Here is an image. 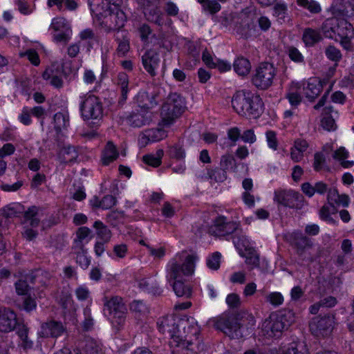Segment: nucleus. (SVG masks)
<instances>
[{
	"mask_svg": "<svg viewBox=\"0 0 354 354\" xmlns=\"http://www.w3.org/2000/svg\"><path fill=\"white\" fill-rule=\"evenodd\" d=\"M200 328L194 317L178 319L177 335L169 341L172 354H197Z\"/></svg>",
	"mask_w": 354,
	"mask_h": 354,
	"instance_id": "nucleus-1",
	"label": "nucleus"
},
{
	"mask_svg": "<svg viewBox=\"0 0 354 354\" xmlns=\"http://www.w3.org/2000/svg\"><path fill=\"white\" fill-rule=\"evenodd\" d=\"M196 259L197 257L193 254H187L183 258L182 263L176 257L172 259L167 265V280L171 283L178 297H189L191 296L190 286L185 283L183 277L191 275L194 272Z\"/></svg>",
	"mask_w": 354,
	"mask_h": 354,
	"instance_id": "nucleus-2",
	"label": "nucleus"
},
{
	"mask_svg": "<svg viewBox=\"0 0 354 354\" xmlns=\"http://www.w3.org/2000/svg\"><path fill=\"white\" fill-rule=\"evenodd\" d=\"M234 111L246 118H257L263 112V103L259 95L249 91H240L232 97Z\"/></svg>",
	"mask_w": 354,
	"mask_h": 354,
	"instance_id": "nucleus-3",
	"label": "nucleus"
},
{
	"mask_svg": "<svg viewBox=\"0 0 354 354\" xmlns=\"http://www.w3.org/2000/svg\"><path fill=\"white\" fill-rule=\"evenodd\" d=\"M248 320L254 322V317L245 312H240L236 314H223L219 317L210 320L213 326L221 330L231 339H239L243 337L241 328L244 322Z\"/></svg>",
	"mask_w": 354,
	"mask_h": 354,
	"instance_id": "nucleus-4",
	"label": "nucleus"
},
{
	"mask_svg": "<svg viewBox=\"0 0 354 354\" xmlns=\"http://www.w3.org/2000/svg\"><path fill=\"white\" fill-rule=\"evenodd\" d=\"M294 322L295 313L292 310L284 309L272 313L262 324L263 335L267 337H279Z\"/></svg>",
	"mask_w": 354,
	"mask_h": 354,
	"instance_id": "nucleus-5",
	"label": "nucleus"
},
{
	"mask_svg": "<svg viewBox=\"0 0 354 354\" xmlns=\"http://www.w3.org/2000/svg\"><path fill=\"white\" fill-rule=\"evenodd\" d=\"M102 301L104 315L114 327L119 329L124 324L127 313L122 298L119 296H104Z\"/></svg>",
	"mask_w": 354,
	"mask_h": 354,
	"instance_id": "nucleus-6",
	"label": "nucleus"
},
{
	"mask_svg": "<svg viewBox=\"0 0 354 354\" xmlns=\"http://www.w3.org/2000/svg\"><path fill=\"white\" fill-rule=\"evenodd\" d=\"M184 108V99L176 93H171L161 109V117L164 124H171L182 114Z\"/></svg>",
	"mask_w": 354,
	"mask_h": 354,
	"instance_id": "nucleus-7",
	"label": "nucleus"
},
{
	"mask_svg": "<svg viewBox=\"0 0 354 354\" xmlns=\"http://www.w3.org/2000/svg\"><path fill=\"white\" fill-rule=\"evenodd\" d=\"M335 325V316L332 314L316 317L309 323L311 333L317 337H324L330 335Z\"/></svg>",
	"mask_w": 354,
	"mask_h": 354,
	"instance_id": "nucleus-8",
	"label": "nucleus"
},
{
	"mask_svg": "<svg viewBox=\"0 0 354 354\" xmlns=\"http://www.w3.org/2000/svg\"><path fill=\"white\" fill-rule=\"evenodd\" d=\"M274 75L273 65L267 62L262 63L257 68L252 82L257 88L266 89L272 85Z\"/></svg>",
	"mask_w": 354,
	"mask_h": 354,
	"instance_id": "nucleus-9",
	"label": "nucleus"
},
{
	"mask_svg": "<svg viewBox=\"0 0 354 354\" xmlns=\"http://www.w3.org/2000/svg\"><path fill=\"white\" fill-rule=\"evenodd\" d=\"M82 115L85 120L100 119L102 117V106L100 100L93 95L85 97L80 106Z\"/></svg>",
	"mask_w": 354,
	"mask_h": 354,
	"instance_id": "nucleus-10",
	"label": "nucleus"
},
{
	"mask_svg": "<svg viewBox=\"0 0 354 354\" xmlns=\"http://www.w3.org/2000/svg\"><path fill=\"white\" fill-rule=\"evenodd\" d=\"M274 199L279 204L290 208L301 209L304 205V196L293 190H277Z\"/></svg>",
	"mask_w": 354,
	"mask_h": 354,
	"instance_id": "nucleus-11",
	"label": "nucleus"
},
{
	"mask_svg": "<svg viewBox=\"0 0 354 354\" xmlns=\"http://www.w3.org/2000/svg\"><path fill=\"white\" fill-rule=\"evenodd\" d=\"M291 237L292 239V245L295 248L297 255L304 260L313 261L314 260L313 257L307 254V252L313 246L312 241L298 231L292 232Z\"/></svg>",
	"mask_w": 354,
	"mask_h": 354,
	"instance_id": "nucleus-12",
	"label": "nucleus"
},
{
	"mask_svg": "<svg viewBox=\"0 0 354 354\" xmlns=\"http://www.w3.org/2000/svg\"><path fill=\"white\" fill-rule=\"evenodd\" d=\"M40 223V216L38 209L35 206H32L24 213V223L26 228L23 233V236L28 241H32L36 238L37 232L28 227H37Z\"/></svg>",
	"mask_w": 354,
	"mask_h": 354,
	"instance_id": "nucleus-13",
	"label": "nucleus"
},
{
	"mask_svg": "<svg viewBox=\"0 0 354 354\" xmlns=\"http://www.w3.org/2000/svg\"><path fill=\"white\" fill-rule=\"evenodd\" d=\"M330 10L333 17L327 19L322 25V30L326 37L333 39L336 35V24H337V17L344 15L345 8L341 5L338 6L337 4H333Z\"/></svg>",
	"mask_w": 354,
	"mask_h": 354,
	"instance_id": "nucleus-14",
	"label": "nucleus"
},
{
	"mask_svg": "<svg viewBox=\"0 0 354 354\" xmlns=\"http://www.w3.org/2000/svg\"><path fill=\"white\" fill-rule=\"evenodd\" d=\"M238 227L239 224L237 223L227 222L224 216H219L215 219L209 232L212 235L223 236L234 232Z\"/></svg>",
	"mask_w": 354,
	"mask_h": 354,
	"instance_id": "nucleus-15",
	"label": "nucleus"
},
{
	"mask_svg": "<svg viewBox=\"0 0 354 354\" xmlns=\"http://www.w3.org/2000/svg\"><path fill=\"white\" fill-rule=\"evenodd\" d=\"M66 330V326L62 322L50 320L44 322L41 326L39 336L41 337H58L62 335Z\"/></svg>",
	"mask_w": 354,
	"mask_h": 354,
	"instance_id": "nucleus-16",
	"label": "nucleus"
},
{
	"mask_svg": "<svg viewBox=\"0 0 354 354\" xmlns=\"http://www.w3.org/2000/svg\"><path fill=\"white\" fill-rule=\"evenodd\" d=\"M178 319V318L174 315L160 318L157 322V327L159 332L169 336L170 340L174 339V335H177Z\"/></svg>",
	"mask_w": 354,
	"mask_h": 354,
	"instance_id": "nucleus-17",
	"label": "nucleus"
},
{
	"mask_svg": "<svg viewBox=\"0 0 354 354\" xmlns=\"http://www.w3.org/2000/svg\"><path fill=\"white\" fill-rule=\"evenodd\" d=\"M17 326V315L9 308L0 310V331L10 332Z\"/></svg>",
	"mask_w": 354,
	"mask_h": 354,
	"instance_id": "nucleus-18",
	"label": "nucleus"
},
{
	"mask_svg": "<svg viewBox=\"0 0 354 354\" xmlns=\"http://www.w3.org/2000/svg\"><path fill=\"white\" fill-rule=\"evenodd\" d=\"M142 62L145 69L152 77L156 75V69L160 62L158 53L153 49H149L142 56Z\"/></svg>",
	"mask_w": 354,
	"mask_h": 354,
	"instance_id": "nucleus-19",
	"label": "nucleus"
},
{
	"mask_svg": "<svg viewBox=\"0 0 354 354\" xmlns=\"http://www.w3.org/2000/svg\"><path fill=\"white\" fill-rule=\"evenodd\" d=\"M104 19L109 30L120 29L124 26L126 15L122 10L118 8H115L109 11Z\"/></svg>",
	"mask_w": 354,
	"mask_h": 354,
	"instance_id": "nucleus-20",
	"label": "nucleus"
},
{
	"mask_svg": "<svg viewBox=\"0 0 354 354\" xmlns=\"http://www.w3.org/2000/svg\"><path fill=\"white\" fill-rule=\"evenodd\" d=\"M128 124L134 127H141L151 121V113L143 109L132 112L127 118Z\"/></svg>",
	"mask_w": 354,
	"mask_h": 354,
	"instance_id": "nucleus-21",
	"label": "nucleus"
},
{
	"mask_svg": "<svg viewBox=\"0 0 354 354\" xmlns=\"http://www.w3.org/2000/svg\"><path fill=\"white\" fill-rule=\"evenodd\" d=\"M158 94L154 92L140 91L137 95V102L140 109L147 111L153 108L158 104L156 97Z\"/></svg>",
	"mask_w": 354,
	"mask_h": 354,
	"instance_id": "nucleus-22",
	"label": "nucleus"
},
{
	"mask_svg": "<svg viewBox=\"0 0 354 354\" xmlns=\"http://www.w3.org/2000/svg\"><path fill=\"white\" fill-rule=\"evenodd\" d=\"M322 40V36L318 30L306 28L302 34V41L306 47L314 46Z\"/></svg>",
	"mask_w": 354,
	"mask_h": 354,
	"instance_id": "nucleus-23",
	"label": "nucleus"
},
{
	"mask_svg": "<svg viewBox=\"0 0 354 354\" xmlns=\"http://www.w3.org/2000/svg\"><path fill=\"white\" fill-rule=\"evenodd\" d=\"M336 35L339 38H353L354 37V28L351 24L346 19L337 18V24H336Z\"/></svg>",
	"mask_w": 354,
	"mask_h": 354,
	"instance_id": "nucleus-24",
	"label": "nucleus"
},
{
	"mask_svg": "<svg viewBox=\"0 0 354 354\" xmlns=\"http://www.w3.org/2000/svg\"><path fill=\"white\" fill-rule=\"evenodd\" d=\"M322 90V85L317 79H310L308 82L306 86L304 88V94L306 97L313 101L316 98Z\"/></svg>",
	"mask_w": 354,
	"mask_h": 354,
	"instance_id": "nucleus-25",
	"label": "nucleus"
},
{
	"mask_svg": "<svg viewBox=\"0 0 354 354\" xmlns=\"http://www.w3.org/2000/svg\"><path fill=\"white\" fill-rule=\"evenodd\" d=\"M116 84L120 88L121 97L119 103L123 104L127 99L129 93V77L125 73H119L116 77Z\"/></svg>",
	"mask_w": 354,
	"mask_h": 354,
	"instance_id": "nucleus-26",
	"label": "nucleus"
},
{
	"mask_svg": "<svg viewBox=\"0 0 354 354\" xmlns=\"http://www.w3.org/2000/svg\"><path fill=\"white\" fill-rule=\"evenodd\" d=\"M118 157V152L115 146L112 142H108L102 153V164L104 165H109L111 162L116 160Z\"/></svg>",
	"mask_w": 354,
	"mask_h": 354,
	"instance_id": "nucleus-27",
	"label": "nucleus"
},
{
	"mask_svg": "<svg viewBox=\"0 0 354 354\" xmlns=\"http://www.w3.org/2000/svg\"><path fill=\"white\" fill-rule=\"evenodd\" d=\"M17 333L21 339V346L24 349H30L33 346V342L28 337V328L24 324H18Z\"/></svg>",
	"mask_w": 354,
	"mask_h": 354,
	"instance_id": "nucleus-28",
	"label": "nucleus"
},
{
	"mask_svg": "<svg viewBox=\"0 0 354 354\" xmlns=\"http://www.w3.org/2000/svg\"><path fill=\"white\" fill-rule=\"evenodd\" d=\"M234 71L241 76L247 75L251 69V65L248 59L244 57L237 58L233 64Z\"/></svg>",
	"mask_w": 354,
	"mask_h": 354,
	"instance_id": "nucleus-29",
	"label": "nucleus"
},
{
	"mask_svg": "<svg viewBox=\"0 0 354 354\" xmlns=\"http://www.w3.org/2000/svg\"><path fill=\"white\" fill-rule=\"evenodd\" d=\"M78 157L77 152L72 146L64 147L59 153V160L62 163H71Z\"/></svg>",
	"mask_w": 354,
	"mask_h": 354,
	"instance_id": "nucleus-30",
	"label": "nucleus"
},
{
	"mask_svg": "<svg viewBox=\"0 0 354 354\" xmlns=\"http://www.w3.org/2000/svg\"><path fill=\"white\" fill-rule=\"evenodd\" d=\"M138 286L143 290L152 292L153 295H160L162 292V290L159 288L157 282L154 280L142 279L139 281Z\"/></svg>",
	"mask_w": 354,
	"mask_h": 354,
	"instance_id": "nucleus-31",
	"label": "nucleus"
},
{
	"mask_svg": "<svg viewBox=\"0 0 354 354\" xmlns=\"http://www.w3.org/2000/svg\"><path fill=\"white\" fill-rule=\"evenodd\" d=\"M282 354H308V349L304 342H292Z\"/></svg>",
	"mask_w": 354,
	"mask_h": 354,
	"instance_id": "nucleus-32",
	"label": "nucleus"
},
{
	"mask_svg": "<svg viewBox=\"0 0 354 354\" xmlns=\"http://www.w3.org/2000/svg\"><path fill=\"white\" fill-rule=\"evenodd\" d=\"M1 212L2 215L6 218L19 216L22 212V207L19 203H12L3 207Z\"/></svg>",
	"mask_w": 354,
	"mask_h": 354,
	"instance_id": "nucleus-33",
	"label": "nucleus"
},
{
	"mask_svg": "<svg viewBox=\"0 0 354 354\" xmlns=\"http://www.w3.org/2000/svg\"><path fill=\"white\" fill-rule=\"evenodd\" d=\"M207 179L214 180L215 182H223L227 179V172L221 167L207 169Z\"/></svg>",
	"mask_w": 354,
	"mask_h": 354,
	"instance_id": "nucleus-34",
	"label": "nucleus"
},
{
	"mask_svg": "<svg viewBox=\"0 0 354 354\" xmlns=\"http://www.w3.org/2000/svg\"><path fill=\"white\" fill-rule=\"evenodd\" d=\"M80 39L81 41H85L87 43V48L89 50L93 48V44L97 41V36L94 31L91 28H86L80 32Z\"/></svg>",
	"mask_w": 354,
	"mask_h": 354,
	"instance_id": "nucleus-35",
	"label": "nucleus"
},
{
	"mask_svg": "<svg viewBox=\"0 0 354 354\" xmlns=\"http://www.w3.org/2000/svg\"><path fill=\"white\" fill-rule=\"evenodd\" d=\"M163 156V151L158 149L156 151V155H145L142 157V160L145 163L153 167H157L161 164V158Z\"/></svg>",
	"mask_w": 354,
	"mask_h": 354,
	"instance_id": "nucleus-36",
	"label": "nucleus"
},
{
	"mask_svg": "<svg viewBox=\"0 0 354 354\" xmlns=\"http://www.w3.org/2000/svg\"><path fill=\"white\" fill-rule=\"evenodd\" d=\"M115 40L118 44L117 48L118 53L121 55H124L130 48L129 39L127 37L126 35L122 34V35H120L118 34L115 36Z\"/></svg>",
	"mask_w": 354,
	"mask_h": 354,
	"instance_id": "nucleus-37",
	"label": "nucleus"
},
{
	"mask_svg": "<svg viewBox=\"0 0 354 354\" xmlns=\"http://www.w3.org/2000/svg\"><path fill=\"white\" fill-rule=\"evenodd\" d=\"M53 120L57 131L66 129L69 124L68 117L60 112L55 114Z\"/></svg>",
	"mask_w": 354,
	"mask_h": 354,
	"instance_id": "nucleus-38",
	"label": "nucleus"
},
{
	"mask_svg": "<svg viewBox=\"0 0 354 354\" xmlns=\"http://www.w3.org/2000/svg\"><path fill=\"white\" fill-rule=\"evenodd\" d=\"M93 226L97 230V235L104 241V242L106 243L110 240L111 237V232L101 221H95Z\"/></svg>",
	"mask_w": 354,
	"mask_h": 354,
	"instance_id": "nucleus-39",
	"label": "nucleus"
},
{
	"mask_svg": "<svg viewBox=\"0 0 354 354\" xmlns=\"http://www.w3.org/2000/svg\"><path fill=\"white\" fill-rule=\"evenodd\" d=\"M205 12L214 15L221 10V5L216 0H198Z\"/></svg>",
	"mask_w": 354,
	"mask_h": 354,
	"instance_id": "nucleus-40",
	"label": "nucleus"
},
{
	"mask_svg": "<svg viewBox=\"0 0 354 354\" xmlns=\"http://www.w3.org/2000/svg\"><path fill=\"white\" fill-rule=\"evenodd\" d=\"M43 78L46 80L49 81V84L53 86L55 88H61L63 86V80L62 79L57 76L53 75L52 70H46L43 75Z\"/></svg>",
	"mask_w": 354,
	"mask_h": 354,
	"instance_id": "nucleus-41",
	"label": "nucleus"
},
{
	"mask_svg": "<svg viewBox=\"0 0 354 354\" xmlns=\"http://www.w3.org/2000/svg\"><path fill=\"white\" fill-rule=\"evenodd\" d=\"M50 28L55 32L71 30L67 21L62 17L54 18L50 24Z\"/></svg>",
	"mask_w": 354,
	"mask_h": 354,
	"instance_id": "nucleus-42",
	"label": "nucleus"
},
{
	"mask_svg": "<svg viewBox=\"0 0 354 354\" xmlns=\"http://www.w3.org/2000/svg\"><path fill=\"white\" fill-rule=\"evenodd\" d=\"M220 167L225 170L226 172L230 169L236 168V160L233 156L230 154L223 155L221 158Z\"/></svg>",
	"mask_w": 354,
	"mask_h": 354,
	"instance_id": "nucleus-43",
	"label": "nucleus"
},
{
	"mask_svg": "<svg viewBox=\"0 0 354 354\" xmlns=\"http://www.w3.org/2000/svg\"><path fill=\"white\" fill-rule=\"evenodd\" d=\"M287 6L283 3H277L274 6V15L277 18V21L282 24L285 21L288 13Z\"/></svg>",
	"mask_w": 354,
	"mask_h": 354,
	"instance_id": "nucleus-44",
	"label": "nucleus"
},
{
	"mask_svg": "<svg viewBox=\"0 0 354 354\" xmlns=\"http://www.w3.org/2000/svg\"><path fill=\"white\" fill-rule=\"evenodd\" d=\"M265 299L266 302H268L274 307L281 306L284 300L283 295L278 292H273L266 295Z\"/></svg>",
	"mask_w": 354,
	"mask_h": 354,
	"instance_id": "nucleus-45",
	"label": "nucleus"
},
{
	"mask_svg": "<svg viewBox=\"0 0 354 354\" xmlns=\"http://www.w3.org/2000/svg\"><path fill=\"white\" fill-rule=\"evenodd\" d=\"M164 136L165 132L161 129H149L145 131L142 138H146L149 141L156 142L162 139Z\"/></svg>",
	"mask_w": 354,
	"mask_h": 354,
	"instance_id": "nucleus-46",
	"label": "nucleus"
},
{
	"mask_svg": "<svg viewBox=\"0 0 354 354\" xmlns=\"http://www.w3.org/2000/svg\"><path fill=\"white\" fill-rule=\"evenodd\" d=\"M286 97L292 106H297L301 102V96L296 90V87L291 86L288 93L286 94Z\"/></svg>",
	"mask_w": 354,
	"mask_h": 354,
	"instance_id": "nucleus-47",
	"label": "nucleus"
},
{
	"mask_svg": "<svg viewBox=\"0 0 354 354\" xmlns=\"http://www.w3.org/2000/svg\"><path fill=\"white\" fill-rule=\"evenodd\" d=\"M348 151L345 149L344 147H341L336 151H335L333 157L335 159H337L342 162V165L344 167H348L351 165V162L349 161H344V160L348 157Z\"/></svg>",
	"mask_w": 354,
	"mask_h": 354,
	"instance_id": "nucleus-48",
	"label": "nucleus"
},
{
	"mask_svg": "<svg viewBox=\"0 0 354 354\" xmlns=\"http://www.w3.org/2000/svg\"><path fill=\"white\" fill-rule=\"evenodd\" d=\"M326 56L331 61L338 62L342 59L340 50L334 46H328L325 50Z\"/></svg>",
	"mask_w": 354,
	"mask_h": 354,
	"instance_id": "nucleus-49",
	"label": "nucleus"
},
{
	"mask_svg": "<svg viewBox=\"0 0 354 354\" xmlns=\"http://www.w3.org/2000/svg\"><path fill=\"white\" fill-rule=\"evenodd\" d=\"M297 2L298 5L308 9L312 13H318L321 11L319 4L314 1L297 0Z\"/></svg>",
	"mask_w": 354,
	"mask_h": 354,
	"instance_id": "nucleus-50",
	"label": "nucleus"
},
{
	"mask_svg": "<svg viewBox=\"0 0 354 354\" xmlns=\"http://www.w3.org/2000/svg\"><path fill=\"white\" fill-rule=\"evenodd\" d=\"M131 310L139 315H145L149 313V309L142 301H133L131 304Z\"/></svg>",
	"mask_w": 354,
	"mask_h": 354,
	"instance_id": "nucleus-51",
	"label": "nucleus"
},
{
	"mask_svg": "<svg viewBox=\"0 0 354 354\" xmlns=\"http://www.w3.org/2000/svg\"><path fill=\"white\" fill-rule=\"evenodd\" d=\"M19 56L21 57H27L28 60L35 66H38L40 63L39 55L33 49H28L25 52H21Z\"/></svg>",
	"mask_w": 354,
	"mask_h": 354,
	"instance_id": "nucleus-52",
	"label": "nucleus"
},
{
	"mask_svg": "<svg viewBox=\"0 0 354 354\" xmlns=\"http://www.w3.org/2000/svg\"><path fill=\"white\" fill-rule=\"evenodd\" d=\"M83 314L84 319L83 321L82 326L84 330H88L93 327L94 324L93 319L91 315V309L89 307L86 306L84 309Z\"/></svg>",
	"mask_w": 354,
	"mask_h": 354,
	"instance_id": "nucleus-53",
	"label": "nucleus"
},
{
	"mask_svg": "<svg viewBox=\"0 0 354 354\" xmlns=\"http://www.w3.org/2000/svg\"><path fill=\"white\" fill-rule=\"evenodd\" d=\"M15 286L16 292L19 295H26L30 290V286L26 280L24 279H19L15 282Z\"/></svg>",
	"mask_w": 354,
	"mask_h": 354,
	"instance_id": "nucleus-54",
	"label": "nucleus"
},
{
	"mask_svg": "<svg viewBox=\"0 0 354 354\" xmlns=\"http://www.w3.org/2000/svg\"><path fill=\"white\" fill-rule=\"evenodd\" d=\"M245 258V263L251 266V269L259 266V257L256 252L250 251Z\"/></svg>",
	"mask_w": 354,
	"mask_h": 354,
	"instance_id": "nucleus-55",
	"label": "nucleus"
},
{
	"mask_svg": "<svg viewBox=\"0 0 354 354\" xmlns=\"http://www.w3.org/2000/svg\"><path fill=\"white\" fill-rule=\"evenodd\" d=\"M71 30L56 32L53 35V39L56 42L66 44L71 39Z\"/></svg>",
	"mask_w": 354,
	"mask_h": 354,
	"instance_id": "nucleus-56",
	"label": "nucleus"
},
{
	"mask_svg": "<svg viewBox=\"0 0 354 354\" xmlns=\"http://www.w3.org/2000/svg\"><path fill=\"white\" fill-rule=\"evenodd\" d=\"M91 10L93 12H95L96 15H102L104 10L105 4L103 0H88Z\"/></svg>",
	"mask_w": 354,
	"mask_h": 354,
	"instance_id": "nucleus-57",
	"label": "nucleus"
},
{
	"mask_svg": "<svg viewBox=\"0 0 354 354\" xmlns=\"http://www.w3.org/2000/svg\"><path fill=\"white\" fill-rule=\"evenodd\" d=\"M101 351V346L93 340L87 341L85 346V352L86 354H98Z\"/></svg>",
	"mask_w": 354,
	"mask_h": 354,
	"instance_id": "nucleus-58",
	"label": "nucleus"
},
{
	"mask_svg": "<svg viewBox=\"0 0 354 354\" xmlns=\"http://www.w3.org/2000/svg\"><path fill=\"white\" fill-rule=\"evenodd\" d=\"M288 56L291 60L295 62H302L304 61V57L299 50L294 47L290 46L288 49Z\"/></svg>",
	"mask_w": 354,
	"mask_h": 354,
	"instance_id": "nucleus-59",
	"label": "nucleus"
},
{
	"mask_svg": "<svg viewBox=\"0 0 354 354\" xmlns=\"http://www.w3.org/2000/svg\"><path fill=\"white\" fill-rule=\"evenodd\" d=\"M169 156L173 158L182 159L185 157V150L178 145L171 147L169 150Z\"/></svg>",
	"mask_w": 354,
	"mask_h": 354,
	"instance_id": "nucleus-60",
	"label": "nucleus"
},
{
	"mask_svg": "<svg viewBox=\"0 0 354 354\" xmlns=\"http://www.w3.org/2000/svg\"><path fill=\"white\" fill-rule=\"evenodd\" d=\"M138 32L141 40L145 43H148L149 35L151 34L149 26L146 24H142L138 28Z\"/></svg>",
	"mask_w": 354,
	"mask_h": 354,
	"instance_id": "nucleus-61",
	"label": "nucleus"
},
{
	"mask_svg": "<svg viewBox=\"0 0 354 354\" xmlns=\"http://www.w3.org/2000/svg\"><path fill=\"white\" fill-rule=\"evenodd\" d=\"M221 254L218 252L214 253L207 261V266L212 270H217L220 266Z\"/></svg>",
	"mask_w": 354,
	"mask_h": 354,
	"instance_id": "nucleus-62",
	"label": "nucleus"
},
{
	"mask_svg": "<svg viewBox=\"0 0 354 354\" xmlns=\"http://www.w3.org/2000/svg\"><path fill=\"white\" fill-rule=\"evenodd\" d=\"M75 295L78 300L86 301L90 297V291L85 286H79L75 291Z\"/></svg>",
	"mask_w": 354,
	"mask_h": 354,
	"instance_id": "nucleus-63",
	"label": "nucleus"
},
{
	"mask_svg": "<svg viewBox=\"0 0 354 354\" xmlns=\"http://www.w3.org/2000/svg\"><path fill=\"white\" fill-rule=\"evenodd\" d=\"M266 135L269 147L274 150H277L278 141L276 133L273 131H268Z\"/></svg>",
	"mask_w": 354,
	"mask_h": 354,
	"instance_id": "nucleus-64",
	"label": "nucleus"
}]
</instances>
